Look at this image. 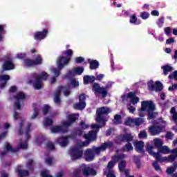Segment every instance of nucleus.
Instances as JSON below:
<instances>
[{"label":"nucleus","instance_id":"1","mask_svg":"<svg viewBox=\"0 0 177 177\" xmlns=\"http://www.w3.org/2000/svg\"><path fill=\"white\" fill-rule=\"evenodd\" d=\"M109 113H111V109H110L109 107L103 106L97 109V117L95 120L100 124H91V129H95V131H89L88 134H85L84 138L86 139V141H77V145L71 149L69 151V154L71 160H78L82 157L84 150L82 147H86V146L89 145V142H91V140H95L96 139L99 129H100L102 127H104L106 125V122L107 121V114Z\"/></svg>","mask_w":177,"mask_h":177},{"label":"nucleus","instance_id":"2","mask_svg":"<svg viewBox=\"0 0 177 177\" xmlns=\"http://www.w3.org/2000/svg\"><path fill=\"white\" fill-rule=\"evenodd\" d=\"M78 115L73 113L67 116L68 120H63L61 122L62 126H54L50 128L52 133H66L68 131V127L77 120Z\"/></svg>","mask_w":177,"mask_h":177},{"label":"nucleus","instance_id":"3","mask_svg":"<svg viewBox=\"0 0 177 177\" xmlns=\"http://www.w3.org/2000/svg\"><path fill=\"white\" fill-rule=\"evenodd\" d=\"M113 144L111 142H104L100 147H93L84 152V158L86 161H93L95 158V154H99L101 151H104L106 149H113Z\"/></svg>","mask_w":177,"mask_h":177},{"label":"nucleus","instance_id":"4","mask_svg":"<svg viewBox=\"0 0 177 177\" xmlns=\"http://www.w3.org/2000/svg\"><path fill=\"white\" fill-rule=\"evenodd\" d=\"M146 149L149 154L154 157L156 160H157V161H160V162H167V161H175V158H176V156L175 155H170L168 156V158L162 157L160 153L153 151V149H154V147L150 145V144L149 143H147Z\"/></svg>","mask_w":177,"mask_h":177},{"label":"nucleus","instance_id":"5","mask_svg":"<svg viewBox=\"0 0 177 177\" xmlns=\"http://www.w3.org/2000/svg\"><path fill=\"white\" fill-rule=\"evenodd\" d=\"M49 77V75L46 72H41L39 75L37 73L32 74V80L30 83L33 84L35 89H41L42 88V80L46 81L47 78Z\"/></svg>","mask_w":177,"mask_h":177},{"label":"nucleus","instance_id":"6","mask_svg":"<svg viewBox=\"0 0 177 177\" xmlns=\"http://www.w3.org/2000/svg\"><path fill=\"white\" fill-rule=\"evenodd\" d=\"M124 158H127V155L122 153L120 155L115 154L112 158V160L108 163L107 168L109 169L108 173L106 171L104 172V175H106L107 177H115L114 175V171L111 170V168L115 165V162H118V161H121L124 160Z\"/></svg>","mask_w":177,"mask_h":177},{"label":"nucleus","instance_id":"7","mask_svg":"<svg viewBox=\"0 0 177 177\" xmlns=\"http://www.w3.org/2000/svg\"><path fill=\"white\" fill-rule=\"evenodd\" d=\"M133 140V136L131 134L127 133L125 135L119 136L115 140L116 143H120V142H127V144L123 148V151H131L133 150V147L131 142Z\"/></svg>","mask_w":177,"mask_h":177},{"label":"nucleus","instance_id":"8","mask_svg":"<svg viewBox=\"0 0 177 177\" xmlns=\"http://www.w3.org/2000/svg\"><path fill=\"white\" fill-rule=\"evenodd\" d=\"M70 62V57H64L60 56L57 60V68H54L51 73L55 75V77H59L60 75V71L62 70L66 64H68Z\"/></svg>","mask_w":177,"mask_h":177},{"label":"nucleus","instance_id":"9","mask_svg":"<svg viewBox=\"0 0 177 177\" xmlns=\"http://www.w3.org/2000/svg\"><path fill=\"white\" fill-rule=\"evenodd\" d=\"M84 73V68L82 67H76L71 71H68L66 74V77L71 79L70 83L71 88H75L77 86V79L73 78L75 75H81Z\"/></svg>","mask_w":177,"mask_h":177},{"label":"nucleus","instance_id":"10","mask_svg":"<svg viewBox=\"0 0 177 177\" xmlns=\"http://www.w3.org/2000/svg\"><path fill=\"white\" fill-rule=\"evenodd\" d=\"M30 128H31V123H26V120L24 119L21 120L17 131L19 135H22L23 131H24L26 140H28L30 139V132L31 131Z\"/></svg>","mask_w":177,"mask_h":177},{"label":"nucleus","instance_id":"11","mask_svg":"<svg viewBox=\"0 0 177 177\" xmlns=\"http://www.w3.org/2000/svg\"><path fill=\"white\" fill-rule=\"evenodd\" d=\"M70 89H71V87L70 86L58 87V88L54 94L55 104H60V93L63 91L64 96H68V95H70Z\"/></svg>","mask_w":177,"mask_h":177},{"label":"nucleus","instance_id":"12","mask_svg":"<svg viewBox=\"0 0 177 177\" xmlns=\"http://www.w3.org/2000/svg\"><path fill=\"white\" fill-rule=\"evenodd\" d=\"M167 125V122L160 120H159V124L156 126H151L149 127V132L152 136H156V135H160L162 130L165 128Z\"/></svg>","mask_w":177,"mask_h":177},{"label":"nucleus","instance_id":"13","mask_svg":"<svg viewBox=\"0 0 177 177\" xmlns=\"http://www.w3.org/2000/svg\"><path fill=\"white\" fill-rule=\"evenodd\" d=\"M15 102V109L17 110H21V106H23V102H24V99H26V94L21 91H19L17 93V95L14 96Z\"/></svg>","mask_w":177,"mask_h":177},{"label":"nucleus","instance_id":"14","mask_svg":"<svg viewBox=\"0 0 177 177\" xmlns=\"http://www.w3.org/2000/svg\"><path fill=\"white\" fill-rule=\"evenodd\" d=\"M24 64L26 66V67H32V66L42 64V57H41L39 55H36L35 59L34 61L31 59H24Z\"/></svg>","mask_w":177,"mask_h":177},{"label":"nucleus","instance_id":"15","mask_svg":"<svg viewBox=\"0 0 177 177\" xmlns=\"http://www.w3.org/2000/svg\"><path fill=\"white\" fill-rule=\"evenodd\" d=\"M148 88L149 91H155V92H160L162 91V84L160 81H156L155 83L153 81L148 82Z\"/></svg>","mask_w":177,"mask_h":177},{"label":"nucleus","instance_id":"16","mask_svg":"<svg viewBox=\"0 0 177 177\" xmlns=\"http://www.w3.org/2000/svg\"><path fill=\"white\" fill-rule=\"evenodd\" d=\"M86 99V96L85 94H82L79 96V103H76L74 104V108L77 110H84L85 107H86V102H85V100Z\"/></svg>","mask_w":177,"mask_h":177},{"label":"nucleus","instance_id":"17","mask_svg":"<svg viewBox=\"0 0 177 177\" xmlns=\"http://www.w3.org/2000/svg\"><path fill=\"white\" fill-rule=\"evenodd\" d=\"M93 91L95 92V95H97V93H100L102 97H106V96H107V90H106L104 87H100V85L97 83L93 84Z\"/></svg>","mask_w":177,"mask_h":177},{"label":"nucleus","instance_id":"18","mask_svg":"<svg viewBox=\"0 0 177 177\" xmlns=\"http://www.w3.org/2000/svg\"><path fill=\"white\" fill-rule=\"evenodd\" d=\"M141 107L147 111V113H150V111H154L156 106L153 101H142L141 102Z\"/></svg>","mask_w":177,"mask_h":177},{"label":"nucleus","instance_id":"19","mask_svg":"<svg viewBox=\"0 0 177 177\" xmlns=\"http://www.w3.org/2000/svg\"><path fill=\"white\" fill-rule=\"evenodd\" d=\"M133 124L139 127V125L143 124V118H137L133 119V118H129L126 120V122H125L126 125L131 127V125H133Z\"/></svg>","mask_w":177,"mask_h":177},{"label":"nucleus","instance_id":"20","mask_svg":"<svg viewBox=\"0 0 177 177\" xmlns=\"http://www.w3.org/2000/svg\"><path fill=\"white\" fill-rule=\"evenodd\" d=\"M3 69L5 71L15 69V64H13V62H12V57H10V56H8L6 58V61L3 64Z\"/></svg>","mask_w":177,"mask_h":177},{"label":"nucleus","instance_id":"21","mask_svg":"<svg viewBox=\"0 0 177 177\" xmlns=\"http://www.w3.org/2000/svg\"><path fill=\"white\" fill-rule=\"evenodd\" d=\"M46 34H48V30L44 29L42 32H36L34 38L36 41H41V39L46 38Z\"/></svg>","mask_w":177,"mask_h":177},{"label":"nucleus","instance_id":"22","mask_svg":"<svg viewBox=\"0 0 177 177\" xmlns=\"http://www.w3.org/2000/svg\"><path fill=\"white\" fill-rule=\"evenodd\" d=\"M177 162H175L171 167H168L166 170V172L168 175H170L171 177H177V173L174 174L176 171Z\"/></svg>","mask_w":177,"mask_h":177},{"label":"nucleus","instance_id":"23","mask_svg":"<svg viewBox=\"0 0 177 177\" xmlns=\"http://www.w3.org/2000/svg\"><path fill=\"white\" fill-rule=\"evenodd\" d=\"M6 151L0 153L1 157H3V156H5L6 153H8V151H10V153H16V151H19V148L13 149L12 147V145H10V144H9L8 142L6 143Z\"/></svg>","mask_w":177,"mask_h":177},{"label":"nucleus","instance_id":"24","mask_svg":"<svg viewBox=\"0 0 177 177\" xmlns=\"http://www.w3.org/2000/svg\"><path fill=\"white\" fill-rule=\"evenodd\" d=\"M73 138L71 136H66V137H60L58 138L57 140V143H59V146L61 147H66L67 145H68V138Z\"/></svg>","mask_w":177,"mask_h":177},{"label":"nucleus","instance_id":"25","mask_svg":"<svg viewBox=\"0 0 177 177\" xmlns=\"http://www.w3.org/2000/svg\"><path fill=\"white\" fill-rule=\"evenodd\" d=\"M130 102L131 104H138L139 103V98L136 96L135 93L130 92L127 94Z\"/></svg>","mask_w":177,"mask_h":177},{"label":"nucleus","instance_id":"26","mask_svg":"<svg viewBox=\"0 0 177 177\" xmlns=\"http://www.w3.org/2000/svg\"><path fill=\"white\" fill-rule=\"evenodd\" d=\"M9 80H10V77L8 75L0 76V88H1V89L6 86V84H8V81H9Z\"/></svg>","mask_w":177,"mask_h":177},{"label":"nucleus","instance_id":"27","mask_svg":"<svg viewBox=\"0 0 177 177\" xmlns=\"http://www.w3.org/2000/svg\"><path fill=\"white\" fill-rule=\"evenodd\" d=\"M15 172L17 174L19 177L28 176V171L27 170H22L21 166H18L15 169Z\"/></svg>","mask_w":177,"mask_h":177},{"label":"nucleus","instance_id":"28","mask_svg":"<svg viewBox=\"0 0 177 177\" xmlns=\"http://www.w3.org/2000/svg\"><path fill=\"white\" fill-rule=\"evenodd\" d=\"M45 162L47 165H53V164H55V159L49 153H45Z\"/></svg>","mask_w":177,"mask_h":177},{"label":"nucleus","instance_id":"29","mask_svg":"<svg viewBox=\"0 0 177 177\" xmlns=\"http://www.w3.org/2000/svg\"><path fill=\"white\" fill-rule=\"evenodd\" d=\"M134 147L138 153H143V147H145V142L142 141H137L134 143Z\"/></svg>","mask_w":177,"mask_h":177},{"label":"nucleus","instance_id":"30","mask_svg":"<svg viewBox=\"0 0 177 177\" xmlns=\"http://www.w3.org/2000/svg\"><path fill=\"white\" fill-rule=\"evenodd\" d=\"M46 140V137H45V136L39 135L37 137H36L35 140V143L37 146H40V145H42V143H44V142H45Z\"/></svg>","mask_w":177,"mask_h":177},{"label":"nucleus","instance_id":"31","mask_svg":"<svg viewBox=\"0 0 177 177\" xmlns=\"http://www.w3.org/2000/svg\"><path fill=\"white\" fill-rule=\"evenodd\" d=\"M88 62L90 63V68L91 70H96L99 67V62L91 59H88Z\"/></svg>","mask_w":177,"mask_h":177},{"label":"nucleus","instance_id":"32","mask_svg":"<svg viewBox=\"0 0 177 177\" xmlns=\"http://www.w3.org/2000/svg\"><path fill=\"white\" fill-rule=\"evenodd\" d=\"M84 80V85H88V84H91L95 81V78L94 76H89V75H86L83 78Z\"/></svg>","mask_w":177,"mask_h":177},{"label":"nucleus","instance_id":"33","mask_svg":"<svg viewBox=\"0 0 177 177\" xmlns=\"http://www.w3.org/2000/svg\"><path fill=\"white\" fill-rule=\"evenodd\" d=\"M157 153H158V154H160V153H162V154H169V153H171V150L167 146H162L158 149Z\"/></svg>","mask_w":177,"mask_h":177},{"label":"nucleus","instance_id":"34","mask_svg":"<svg viewBox=\"0 0 177 177\" xmlns=\"http://www.w3.org/2000/svg\"><path fill=\"white\" fill-rule=\"evenodd\" d=\"M170 114H171V117L172 118L173 121H174V122H176V124L177 125V111H176V108L172 107L170 109Z\"/></svg>","mask_w":177,"mask_h":177},{"label":"nucleus","instance_id":"35","mask_svg":"<svg viewBox=\"0 0 177 177\" xmlns=\"http://www.w3.org/2000/svg\"><path fill=\"white\" fill-rule=\"evenodd\" d=\"M129 21H130L131 24H135L136 26H139V24H140V23H142L140 21V20L138 19V17L135 15L130 16Z\"/></svg>","mask_w":177,"mask_h":177},{"label":"nucleus","instance_id":"36","mask_svg":"<svg viewBox=\"0 0 177 177\" xmlns=\"http://www.w3.org/2000/svg\"><path fill=\"white\" fill-rule=\"evenodd\" d=\"M33 109H34V113H33V115H32V120H35V118H37V116L39 113V109H41V107H39V105L37 104H33Z\"/></svg>","mask_w":177,"mask_h":177},{"label":"nucleus","instance_id":"37","mask_svg":"<svg viewBox=\"0 0 177 177\" xmlns=\"http://www.w3.org/2000/svg\"><path fill=\"white\" fill-rule=\"evenodd\" d=\"M164 21H165V17H160L156 20V24L158 28H161L164 26Z\"/></svg>","mask_w":177,"mask_h":177},{"label":"nucleus","instance_id":"38","mask_svg":"<svg viewBox=\"0 0 177 177\" xmlns=\"http://www.w3.org/2000/svg\"><path fill=\"white\" fill-rule=\"evenodd\" d=\"M18 147L22 150H26L28 147V144H27V142H23V140L20 139L18 144Z\"/></svg>","mask_w":177,"mask_h":177},{"label":"nucleus","instance_id":"39","mask_svg":"<svg viewBox=\"0 0 177 177\" xmlns=\"http://www.w3.org/2000/svg\"><path fill=\"white\" fill-rule=\"evenodd\" d=\"M153 145L158 150L162 146V140L160 138H155L153 139Z\"/></svg>","mask_w":177,"mask_h":177},{"label":"nucleus","instance_id":"40","mask_svg":"<svg viewBox=\"0 0 177 177\" xmlns=\"http://www.w3.org/2000/svg\"><path fill=\"white\" fill-rule=\"evenodd\" d=\"M127 167V161L125 160H122L119 162V165H118V168H119V170L121 171V172H124V171H125V167Z\"/></svg>","mask_w":177,"mask_h":177},{"label":"nucleus","instance_id":"41","mask_svg":"<svg viewBox=\"0 0 177 177\" xmlns=\"http://www.w3.org/2000/svg\"><path fill=\"white\" fill-rule=\"evenodd\" d=\"M162 68L163 70V73H164L165 75H167L168 73L172 71V70H173L172 67L169 65L162 66Z\"/></svg>","mask_w":177,"mask_h":177},{"label":"nucleus","instance_id":"42","mask_svg":"<svg viewBox=\"0 0 177 177\" xmlns=\"http://www.w3.org/2000/svg\"><path fill=\"white\" fill-rule=\"evenodd\" d=\"M43 124L45 127H49L50 125H52L53 124V120H52V118H46L43 122Z\"/></svg>","mask_w":177,"mask_h":177},{"label":"nucleus","instance_id":"43","mask_svg":"<svg viewBox=\"0 0 177 177\" xmlns=\"http://www.w3.org/2000/svg\"><path fill=\"white\" fill-rule=\"evenodd\" d=\"M140 16L143 20H147L150 17V13L144 11L140 12Z\"/></svg>","mask_w":177,"mask_h":177},{"label":"nucleus","instance_id":"44","mask_svg":"<svg viewBox=\"0 0 177 177\" xmlns=\"http://www.w3.org/2000/svg\"><path fill=\"white\" fill-rule=\"evenodd\" d=\"M146 113H147V111L143 109V106H141V109L138 110L139 117H145V115H146Z\"/></svg>","mask_w":177,"mask_h":177},{"label":"nucleus","instance_id":"45","mask_svg":"<svg viewBox=\"0 0 177 177\" xmlns=\"http://www.w3.org/2000/svg\"><path fill=\"white\" fill-rule=\"evenodd\" d=\"M113 124H115L116 125L118 124H121V115H115V118L113 119Z\"/></svg>","mask_w":177,"mask_h":177},{"label":"nucleus","instance_id":"46","mask_svg":"<svg viewBox=\"0 0 177 177\" xmlns=\"http://www.w3.org/2000/svg\"><path fill=\"white\" fill-rule=\"evenodd\" d=\"M148 113V120H153L157 115L158 113L156 112H154L153 111L150 112H147Z\"/></svg>","mask_w":177,"mask_h":177},{"label":"nucleus","instance_id":"47","mask_svg":"<svg viewBox=\"0 0 177 177\" xmlns=\"http://www.w3.org/2000/svg\"><path fill=\"white\" fill-rule=\"evenodd\" d=\"M26 167L28 168V169L32 171L34 169V160H30L27 163Z\"/></svg>","mask_w":177,"mask_h":177},{"label":"nucleus","instance_id":"48","mask_svg":"<svg viewBox=\"0 0 177 177\" xmlns=\"http://www.w3.org/2000/svg\"><path fill=\"white\" fill-rule=\"evenodd\" d=\"M5 26L0 25V42L3 39V34H5V30H3V28Z\"/></svg>","mask_w":177,"mask_h":177},{"label":"nucleus","instance_id":"49","mask_svg":"<svg viewBox=\"0 0 177 177\" xmlns=\"http://www.w3.org/2000/svg\"><path fill=\"white\" fill-rule=\"evenodd\" d=\"M49 109H50L49 105H47V104L44 105L42 108V111L44 115H46V114H48V111H49Z\"/></svg>","mask_w":177,"mask_h":177},{"label":"nucleus","instance_id":"50","mask_svg":"<svg viewBox=\"0 0 177 177\" xmlns=\"http://www.w3.org/2000/svg\"><path fill=\"white\" fill-rule=\"evenodd\" d=\"M171 31H172V28L171 27H166L164 28L165 34L167 35V37H169V35H171Z\"/></svg>","mask_w":177,"mask_h":177},{"label":"nucleus","instance_id":"51","mask_svg":"<svg viewBox=\"0 0 177 177\" xmlns=\"http://www.w3.org/2000/svg\"><path fill=\"white\" fill-rule=\"evenodd\" d=\"M46 147L48 150H55V144L52 142H48L46 144Z\"/></svg>","mask_w":177,"mask_h":177},{"label":"nucleus","instance_id":"52","mask_svg":"<svg viewBox=\"0 0 177 177\" xmlns=\"http://www.w3.org/2000/svg\"><path fill=\"white\" fill-rule=\"evenodd\" d=\"M41 177H52V175L49 174V171L44 170L41 172Z\"/></svg>","mask_w":177,"mask_h":177},{"label":"nucleus","instance_id":"53","mask_svg":"<svg viewBox=\"0 0 177 177\" xmlns=\"http://www.w3.org/2000/svg\"><path fill=\"white\" fill-rule=\"evenodd\" d=\"M138 136L141 138H147V133H146L145 131H140V133L138 134Z\"/></svg>","mask_w":177,"mask_h":177},{"label":"nucleus","instance_id":"54","mask_svg":"<svg viewBox=\"0 0 177 177\" xmlns=\"http://www.w3.org/2000/svg\"><path fill=\"white\" fill-rule=\"evenodd\" d=\"M84 62H85V59L82 57H79L75 58V63L79 64V63H82Z\"/></svg>","mask_w":177,"mask_h":177},{"label":"nucleus","instance_id":"55","mask_svg":"<svg viewBox=\"0 0 177 177\" xmlns=\"http://www.w3.org/2000/svg\"><path fill=\"white\" fill-rule=\"evenodd\" d=\"M113 86V82H109L107 83V84L105 86L104 89H106V91H109V89H110V88H111Z\"/></svg>","mask_w":177,"mask_h":177},{"label":"nucleus","instance_id":"56","mask_svg":"<svg viewBox=\"0 0 177 177\" xmlns=\"http://www.w3.org/2000/svg\"><path fill=\"white\" fill-rule=\"evenodd\" d=\"M165 138H167V139L172 140L174 138V133H172L171 132H167Z\"/></svg>","mask_w":177,"mask_h":177},{"label":"nucleus","instance_id":"57","mask_svg":"<svg viewBox=\"0 0 177 177\" xmlns=\"http://www.w3.org/2000/svg\"><path fill=\"white\" fill-rule=\"evenodd\" d=\"M153 166L154 167L156 171H161V168L160 167V165H158V163H157V162H153Z\"/></svg>","mask_w":177,"mask_h":177},{"label":"nucleus","instance_id":"58","mask_svg":"<svg viewBox=\"0 0 177 177\" xmlns=\"http://www.w3.org/2000/svg\"><path fill=\"white\" fill-rule=\"evenodd\" d=\"M80 127L82 128V129H86L87 128H89V125L85 124V122L83 121L81 122Z\"/></svg>","mask_w":177,"mask_h":177},{"label":"nucleus","instance_id":"59","mask_svg":"<svg viewBox=\"0 0 177 177\" xmlns=\"http://www.w3.org/2000/svg\"><path fill=\"white\" fill-rule=\"evenodd\" d=\"M169 78L171 80L172 78H174V80H176L177 81V71H174V73H173V75H169Z\"/></svg>","mask_w":177,"mask_h":177},{"label":"nucleus","instance_id":"60","mask_svg":"<svg viewBox=\"0 0 177 177\" xmlns=\"http://www.w3.org/2000/svg\"><path fill=\"white\" fill-rule=\"evenodd\" d=\"M128 110H129V113H131V114H133V113H135V111H136V108H135L132 106H130L128 108Z\"/></svg>","mask_w":177,"mask_h":177},{"label":"nucleus","instance_id":"61","mask_svg":"<svg viewBox=\"0 0 177 177\" xmlns=\"http://www.w3.org/2000/svg\"><path fill=\"white\" fill-rule=\"evenodd\" d=\"M151 15L152 16H160V12H158V10H155L151 11Z\"/></svg>","mask_w":177,"mask_h":177},{"label":"nucleus","instance_id":"62","mask_svg":"<svg viewBox=\"0 0 177 177\" xmlns=\"http://www.w3.org/2000/svg\"><path fill=\"white\" fill-rule=\"evenodd\" d=\"M65 55L66 56H72L73 55V50H67L66 52H65Z\"/></svg>","mask_w":177,"mask_h":177},{"label":"nucleus","instance_id":"63","mask_svg":"<svg viewBox=\"0 0 177 177\" xmlns=\"http://www.w3.org/2000/svg\"><path fill=\"white\" fill-rule=\"evenodd\" d=\"M177 89V84H173L172 86L169 87V91H174Z\"/></svg>","mask_w":177,"mask_h":177},{"label":"nucleus","instance_id":"64","mask_svg":"<svg viewBox=\"0 0 177 177\" xmlns=\"http://www.w3.org/2000/svg\"><path fill=\"white\" fill-rule=\"evenodd\" d=\"M170 153H171L172 154H174V156L177 157V148L171 149L170 151Z\"/></svg>","mask_w":177,"mask_h":177}]
</instances>
